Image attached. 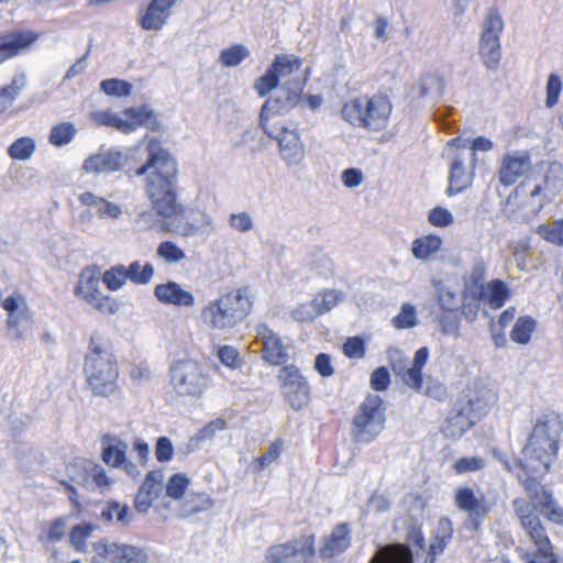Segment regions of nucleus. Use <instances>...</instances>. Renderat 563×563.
<instances>
[{"mask_svg":"<svg viewBox=\"0 0 563 563\" xmlns=\"http://www.w3.org/2000/svg\"><path fill=\"white\" fill-rule=\"evenodd\" d=\"M146 150L148 157L135 174L145 176L144 190L153 210L141 212L136 222L142 229H152L159 223L156 217H179L184 207L178 202V169L175 158L155 139L148 141Z\"/></svg>","mask_w":563,"mask_h":563,"instance_id":"nucleus-1","label":"nucleus"},{"mask_svg":"<svg viewBox=\"0 0 563 563\" xmlns=\"http://www.w3.org/2000/svg\"><path fill=\"white\" fill-rule=\"evenodd\" d=\"M525 489L529 495L530 501L522 498H516L512 501L516 515L520 519L521 526L529 534L537 547V552L527 558V563H558V558L552 551L551 542L545 533L539 515L548 520L563 526V509L558 507L551 490H544L536 481L525 482Z\"/></svg>","mask_w":563,"mask_h":563,"instance_id":"nucleus-2","label":"nucleus"},{"mask_svg":"<svg viewBox=\"0 0 563 563\" xmlns=\"http://www.w3.org/2000/svg\"><path fill=\"white\" fill-rule=\"evenodd\" d=\"M562 431L563 420L554 412L543 415L537 420L521 451L520 464L525 476L518 474V479L523 486L526 481L533 479L547 490L539 478L548 473L558 457Z\"/></svg>","mask_w":563,"mask_h":563,"instance_id":"nucleus-3","label":"nucleus"},{"mask_svg":"<svg viewBox=\"0 0 563 563\" xmlns=\"http://www.w3.org/2000/svg\"><path fill=\"white\" fill-rule=\"evenodd\" d=\"M84 374L89 390L97 397H110L119 390V365L111 341L93 331L84 361Z\"/></svg>","mask_w":563,"mask_h":563,"instance_id":"nucleus-4","label":"nucleus"},{"mask_svg":"<svg viewBox=\"0 0 563 563\" xmlns=\"http://www.w3.org/2000/svg\"><path fill=\"white\" fill-rule=\"evenodd\" d=\"M253 309L250 287H240L222 294L201 309L202 322L218 331H230L241 324Z\"/></svg>","mask_w":563,"mask_h":563,"instance_id":"nucleus-5","label":"nucleus"},{"mask_svg":"<svg viewBox=\"0 0 563 563\" xmlns=\"http://www.w3.org/2000/svg\"><path fill=\"white\" fill-rule=\"evenodd\" d=\"M391 110L393 106L388 97L363 96L345 102L341 109V115L354 126L379 131L387 126Z\"/></svg>","mask_w":563,"mask_h":563,"instance_id":"nucleus-6","label":"nucleus"},{"mask_svg":"<svg viewBox=\"0 0 563 563\" xmlns=\"http://www.w3.org/2000/svg\"><path fill=\"white\" fill-rule=\"evenodd\" d=\"M169 374L170 386L180 397H200L210 384L203 366L191 360L176 362L170 366Z\"/></svg>","mask_w":563,"mask_h":563,"instance_id":"nucleus-7","label":"nucleus"},{"mask_svg":"<svg viewBox=\"0 0 563 563\" xmlns=\"http://www.w3.org/2000/svg\"><path fill=\"white\" fill-rule=\"evenodd\" d=\"M488 409V402L481 397L463 396L456 400L451 409L443 432L445 437L461 438L473 427Z\"/></svg>","mask_w":563,"mask_h":563,"instance_id":"nucleus-8","label":"nucleus"},{"mask_svg":"<svg viewBox=\"0 0 563 563\" xmlns=\"http://www.w3.org/2000/svg\"><path fill=\"white\" fill-rule=\"evenodd\" d=\"M385 421L383 399L378 395L367 396L353 419L355 440L362 443L373 441L384 429Z\"/></svg>","mask_w":563,"mask_h":563,"instance_id":"nucleus-9","label":"nucleus"},{"mask_svg":"<svg viewBox=\"0 0 563 563\" xmlns=\"http://www.w3.org/2000/svg\"><path fill=\"white\" fill-rule=\"evenodd\" d=\"M75 295L103 314H114L119 303L101 291V271L96 266L85 267L75 287Z\"/></svg>","mask_w":563,"mask_h":563,"instance_id":"nucleus-10","label":"nucleus"},{"mask_svg":"<svg viewBox=\"0 0 563 563\" xmlns=\"http://www.w3.org/2000/svg\"><path fill=\"white\" fill-rule=\"evenodd\" d=\"M305 88V80L291 79L280 86L261 108L260 125L267 130L268 120L276 114H286L299 104Z\"/></svg>","mask_w":563,"mask_h":563,"instance_id":"nucleus-11","label":"nucleus"},{"mask_svg":"<svg viewBox=\"0 0 563 563\" xmlns=\"http://www.w3.org/2000/svg\"><path fill=\"white\" fill-rule=\"evenodd\" d=\"M2 308L7 312V332L15 341L26 340L33 328V316L25 297L13 292L2 300Z\"/></svg>","mask_w":563,"mask_h":563,"instance_id":"nucleus-12","label":"nucleus"},{"mask_svg":"<svg viewBox=\"0 0 563 563\" xmlns=\"http://www.w3.org/2000/svg\"><path fill=\"white\" fill-rule=\"evenodd\" d=\"M504 30V21L499 12L492 8L488 10L483 23V32L479 41V54L485 66L495 70L499 66L501 57L500 34Z\"/></svg>","mask_w":563,"mask_h":563,"instance_id":"nucleus-13","label":"nucleus"},{"mask_svg":"<svg viewBox=\"0 0 563 563\" xmlns=\"http://www.w3.org/2000/svg\"><path fill=\"white\" fill-rule=\"evenodd\" d=\"M313 555V536H302L289 542L272 545L266 552L269 563H309Z\"/></svg>","mask_w":563,"mask_h":563,"instance_id":"nucleus-14","label":"nucleus"},{"mask_svg":"<svg viewBox=\"0 0 563 563\" xmlns=\"http://www.w3.org/2000/svg\"><path fill=\"white\" fill-rule=\"evenodd\" d=\"M454 501L456 507L467 514L465 527L478 531L484 519L492 510V506L484 495L477 496L468 486L459 487L455 490Z\"/></svg>","mask_w":563,"mask_h":563,"instance_id":"nucleus-15","label":"nucleus"},{"mask_svg":"<svg viewBox=\"0 0 563 563\" xmlns=\"http://www.w3.org/2000/svg\"><path fill=\"white\" fill-rule=\"evenodd\" d=\"M449 196L456 195L468 188L473 183L476 154L471 151L450 154Z\"/></svg>","mask_w":563,"mask_h":563,"instance_id":"nucleus-16","label":"nucleus"},{"mask_svg":"<svg viewBox=\"0 0 563 563\" xmlns=\"http://www.w3.org/2000/svg\"><path fill=\"white\" fill-rule=\"evenodd\" d=\"M264 132L277 141L280 157L288 166H297L303 161L306 156L305 144L296 128L291 129L283 125L271 129L267 125V130H264Z\"/></svg>","mask_w":563,"mask_h":563,"instance_id":"nucleus-17","label":"nucleus"},{"mask_svg":"<svg viewBox=\"0 0 563 563\" xmlns=\"http://www.w3.org/2000/svg\"><path fill=\"white\" fill-rule=\"evenodd\" d=\"M278 379L282 380V390L295 410L301 409L310 398V388L307 379L295 365L284 366Z\"/></svg>","mask_w":563,"mask_h":563,"instance_id":"nucleus-18","label":"nucleus"},{"mask_svg":"<svg viewBox=\"0 0 563 563\" xmlns=\"http://www.w3.org/2000/svg\"><path fill=\"white\" fill-rule=\"evenodd\" d=\"M258 340L262 342L263 360L271 365H280L287 362V346L280 338L265 323L256 327Z\"/></svg>","mask_w":563,"mask_h":563,"instance_id":"nucleus-19","label":"nucleus"},{"mask_svg":"<svg viewBox=\"0 0 563 563\" xmlns=\"http://www.w3.org/2000/svg\"><path fill=\"white\" fill-rule=\"evenodd\" d=\"M530 166L531 159L527 152L517 151L506 154L498 170L500 184L504 186L514 185L530 169Z\"/></svg>","mask_w":563,"mask_h":563,"instance_id":"nucleus-20","label":"nucleus"},{"mask_svg":"<svg viewBox=\"0 0 563 563\" xmlns=\"http://www.w3.org/2000/svg\"><path fill=\"white\" fill-rule=\"evenodd\" d=\"M351 528L346 522L336 525L330 534L321 538L319 553L323 559L342 554L351 545Z\"/></svg>","mask_w":563,"mask_h":563,"instance_id":"nucleus-21","label":"nucleus"},{"mask_svg":"<svg viewBox=\"0 0 563 563\" xmlns=\"http://www.w3.org/2000/svg\"><path fill=\"white\" fill-rule=\"evenodd\" d=\"M180 214L176 232L183 236L196 234L210 235L214 232V225L210 214L202 210H190L185 216Z\"/></svg>","mask_w":563,"mask_h":563,"instance_id":"nucleus-22","label":"nucleus"},{"mask_svg":"<svg viewBox=\"0 0 563 563\" xmlns=\"http://www.w3.org/2000/svg\"><path fill=\"white\" fill-rule=\"evenodd\" d=\"M126 156L119 151L108 150L89 156L82 165L87 173H113L120 170L126 163Z\"/></svg>","mask_w":563,"mask_h":563,"instance_id":"nucleus-23","label":"nucleus"},{"mask_svg":"<svg viewBox=\"0 0 563 563\" xmlns=\"http://www.w3.org/2000/svg\"><path fill=\"white\" fill-rule=\"evenodd\" d=\"M98 550L113 563H142L146 559L142 549L125 543H100Z\"/></svg>","mask_w":563,"mask_h":563,"instance_id":"nucleus-24","label":"nucleus"},{"mask_svg":"<svg viewBox=\"0 0 563 563\" xmlns=\"http://www.w3.org/2000/svg\"><path fill=\"white\" fill-rule=\"evenodd\" d=\"M154 295L157 300L165 305L177 307H191L195 303L192 292L185 290L176 282H167L155 286Z\"/></svg>","mask_w":563,"mask_h":563,"instance_id":"nucleus-25","label":"nucleus"},{"mask_svg":"<svg viewBox=\"0 0 563 563\" xmlns=\"http://www.w3.org/2000/svg\"><path fill=\"white\" fill-rule=\"evenodd\" d=\"M37 37L38 35L32 31H21L0 38V64L18 55L21 49L33 44Z\"/></svg>","mask_w":563,"mask_h":563,"instance_id":"nucleus-26","label":"nucleus"},{"mask_svg":"<svg viewBox=\"0 0 563 563\" xmlns=\"http://www.w3.org/2000/svg\"><path fill=\"white\" fill-rule=\"evenodd\" d=\"M477 290L483 302L494 310L500 309L512 294L509 285L499 278L492 279Z\"/></svg>","mask_w":563,"mask_h":563,"instance_id":"nucleus-27","label":"nucleus"},{"mask_svg":"<svg viewBox=\"0 0 563 563\" xmlns=\"http://www.w3.org/2000/svg\"><path fill=\"white\" fill-rule=\"evenodd\" d=\"M102 461L112 467H121L126 462L128 444L118 437L104 434L101 438Z\"/></svg>","mask_w":563,"mask_h":563,"instance_id":"nucleus-28","label":"nucleus"},{"mask_svg":"<svg viewBox=\"0 0 563 563\" xmlns=\"http://www.w3.org/2000/svg\"><path fill=\"white\" fill-rule=\"evenodd\" d=\"M128 124L135 131L140 126H146L152 131H157L161 126V122L157 119L155 112L148 106H141L137 108H126L124 110Z\"/></svg>","mask_w":563,"mask_h":563,"instance_id":"nucleus-29","label":"nucleus"},{"mask_svg":"<svg viewBox=\"0 0 563 563\" xmlns=\"http://www.w3.org/2000/svg\"><path fill=\"white\" fill-rule=\"evenodd\" d=\"M438 305L443 312H457L461 299L459 292L442 279H432Z\"/></svg>","mask_w":563,"mask_h":563,"instance_id":"nucleus-30","label":"nucleus"},{"mask_svg":"<svg viewBox=\"0 0 563 563\" xmlns=\"http://www.w3.org/2000/svg\"><path fill=\"white\" fill-rule=\"evenodd\" d=\"M368 563H412L411 552L402 544L380 547Z\"/></svg>","mask_w":563,"mask_h":563,"instance_id":"nucleus-31","label":"nucleus"},{"mask_svg":"<svg viewBox=\"0 0 563 563\" xmlns=\"http://www.w3.org/2000/svg\"><path fill=\"white\" fill-rule=\"evenodd\" d=\"M79 484L88 490L109 487L110 478L107 476L106 470L93 462H87L84 466V475Z\"/></svg>","mask_w":563,"mask_h":563,"instance_id":"nucleus-32","label":"nucleus"},{"mask_svg":"<svg viewBox=\"0 0 563 563\" xmlns=\"http://www.w3.org/2000/svg\"><path fill=\"white\" fill-rule=\"evenodd\" d=\"M78 200L87 207L95 208L100 217L117 219L122 213L120 206L86 191L79 195Z\"/></svg>","mask_w":563,"mask_h":563,"instance_id":"nucleus-33","label":"nucleus"},{"mask_svg":"<svg viewBox=\"0 0 563 563\" xmlns=\"http://www.w3.org/2000/svg\"><path fill=\"white\" fill-rule=\"evenodd\" d=\"M488 271V263L482 256L473 258L467 275L464 277V288L467 290H477L485 286V278Z\"/></svg>","mask_w":563,"mask_h":563,"instance_id":"nucleus-34","label":"nucleus"},{"mask_svg":"<svg viewBox=\"0 0 563 563\" xmlns=\"http://www.w3.org/2000/svg\"><path fill=\"white\" fill-rule=\"evenodd\" d=\"M100 518L106 521L115 520L121 526H128L133 521L134 515L126 504L109 500L102 508Z\"/></svg>","mask_w":563,"mask_h":563,"instance_id":"nucleus-35","label":"nucleus"},{"mask_svg":"<svg viewBox=\"0 0 563 563\" xmlns=\"http://www.w3.org/2000/svg\"><path fill=\"white\" fill-rule=\"evenodd\" d=\"M453 536V525L448 518H441L434 531L433 540L429 547V555L442 553Z\"/></svg>","mask_w":563,"mask_h":563,"instance_id":"nucleus-36","label":"nucleus"},{"mask_svg":"<svg viewBox=\"0 0 563 563\" xmlns=\"http://www.w3.org/2000/svg\"><path fill=\"white\" fill-rule=\"evenodd\" d=\"M26 85V77L24 74L15 75L10 85L0 87V113L4 112L13 104L18 96Z\"/></svg>","mask_w":563,"mask_h":563,"instance_id":"nucleus-37","label":"nucleus"},{"mask_svg":"<svg viewBox=\"0 0 563 563\" xmlns=\"http://www.w3.org/2000/svg\"><path fill=\"white\" fill-rule=\"evenodd\" d=\"M442 245V239L439 235L430 234L416 239L412 242L411 252L418 260H428L435 254Z\"/></svg>","mask_w":563,"mask_h":563,"instance_id":"nucleus-38","label":"nucleus"},{"mask_svg":"<svg viewBox=\"0 0 563 563\" xmlns=\"http://www.w3.org/2000/svg\"><path fill=\"white\" fill-rule=\"evenodd\" d=\"M482 302L483 298L478 295V290H467L464 288L460 310L467 322H474L476 320Z\"/></svg>","mask_w":563,"mask_h":563,"instance_id":"nucleus-39","label":"nucleus"},{"mask_svg":"<svg viewBox=\"0 0 563 563\" xmlns=\"http://www.w3.org/2000/svg\"><path fill=\"white\" fill-rule=\"evenodd\" d=\"M537 321L530 316H522L517 319L510 331V339L518 344L530 342L531 334L536 330Z\"/></svg>","mask_w":563,"mask_h":563,"instance_id":"nucleus-40","label":"nucleus"},{"mask_svg":"<svg viewBox=\"0 0 563 563\" xmlns=\"http://www.w3.org/2000/svg\"><path fill=\"white\" fill-rule=\"evenodd\" d=\"M250 49L243 44H233L221 51L219 62L225 67H236L250 56Z\"/></svg>","mask_w":563,"mask_h":563,"instance_id":"nucleus-41","label":"nucleus"},{"mask_svg":"<svg viewBox=\"0 0 563 563\" xmlns=\"http://www.w3.org/2000/svg\"><path fill=\"white\" fill-rule=\"evenodd\" d=\"M126 278L137 285H146L154 276V267L151 263L141 264L140 261L132 262L125 267Z\"/></svg>","mask_w":563,"mask_h":563,"instance_id":"nucleus-42","label":"nucleus"},{"mask_svg":"<svg viewBox=\"0 0 563 563\" xmlns=\"http://www.w3.org/2000/svg\"><path fill=\"white\" fill-rule=\"evenodd\" d=\"M91 117L99 125L112 126L123 133L133 132V128L128 124L126 120L110 110L93 112Z\"/></svg>","mask_w":563,"mask_h":563,"instance_id":"nucleus-43","label":"nucleus"},{"mask_svg":"<svg viewBox=\"0 0 563 563\" xmlns=\"http://www.w3.org/2000/svg\"><path fill=\"white\" fill-rule=\"evenodd\" d=\"M75 134L76 128L71 122H62L52 128L48 141L51 144L60 147L70 143Z\"/></svg>","mask_w":563,"mask_h":563,"instance_id":"nucleus-44","label":"nucleus"},{"mask_svg":"<svg viewBox=\"0 0 563 563\" xmlns=\"http://www.w3.org/2000/svg\"><path fill=\"white\" fill-rule=\"evenodd\" d=\"M301 67V60L292 55H276L271 68L276 77H286Z\"/></svg>","mask_w":563,"mask_h":563,"instance_id":"nucleus-45","label":"nucleus"},{"mask_svg":"<svg viewBox=\"0 0 563 563\" xmlns=\"http://www.w3.org/2000/svg\"><path fill=\"white\" fill-rule=\"evenodd\" d=\"M213 499L207 495H197L188 498L181 508V517L187 518L192 515L207 511L213 507Z\"/></svg>","mask_w":563,"mask_h":563,"instance_id":"nucleus-46","label":"nucleus"},{"mask_svg":"<svg viewBox=\"0 0 563 563\" xmlns=\"http://www.w3.org/2000/svg\"><path fill=\"white\" fill-rule=\"evenodd\" d=\"M34 151L35 143L33 139L20 137L9 146L8 154L13 159L26 161L31 158Z\"/></svg>","mask_w":563,"mask_h":563,"instance_id":"nucleus-47","label":"nucleus"},{"mask_svg":"<svg viewBox=\"0 0 563 563\" xmlns=\"http://www.w3.org/2000/svg\"><path fill=\"white\" fill-rule=\"evenodd\" d=\"M133 86L123 79L111 78L100 82V90L108 96L128 97L131 95Z\"/></svg>","mask_w":563,"mask_h":563,"instance_id":"nucleus-48","label":"nucleus"},{"mask_svg":"<svg viewBox=\"0 0 563 563\" xmlns=\"http://www.w3.org/2000/svg\"><path fill=\"white\" fill-rule=\"evenodd\" d=\"M393 325L396 329H410L418 324L416 307L409 302L402 303L400 312L393 318Z\"/></svg>","mask_w":563,"mask_h":563,"instance_id":"nucleus-49","label":"nucleus"},{"mask_svg":"<svg viewBox=\"0 0 563 563\" xmlns=\"http://www.w3.org/2000/svg\"><path fill=\"white\" fill-rule=\"evenodd\" d=\"M102 282L110 290H118L120 289L126 278V272L124 265H115L111 267L110 269L106 271L103 275L101 274Z\"/></svg>","mask_w":563,"mask_h":563,"instance_id":"nucleus-50","label":"nucleus"},{"mask_svg":"<svg viewBox=\"0 0 563 563\" xmlns=\"http://www.w3.org/2000/svg\"><path fill=\"white\" fill-rule=\"evenodd\" d=\"M538 233L541 238L550 243L562 245L563 244V219L556 220L550 224H541L538 228Z\"/></svg>","mask_w":563,"mask_h":563,"instance_id":"nucleus-51","label":"nucleus"},{"mask_svg":"<svg viewBox=\"0 0 563 563\" xmlns=\"http://www.w3.org/2000/svg\"><path fill=\"white\" fill-rule=\"evenodd\" d=\"M156 254L168 264L178 263L186 257L184 251L172 241L162 242Z\"/></svg>","mask_w":563,"mask_h":563,"instance_id":"nucleus-52","label":"nucleus"},{"mask_svg":"<svg viewBox=\"0 0 563 563\" xmlns=\"http://www.w3.org/2000/svg\"><path fill=\"white\" fill-rule=\"evenodd\" d=\"M279 79L276 77L274 70L269 67L266 73L257 78L254 82V89L260 97L267 96L272 90L278 89Z\"/></svg>","mask_w":563,"mask_h":563,"instance_id":"nucleus-53","label":"nucleus"},{"mask_svg":"<svg viewBox=\"0 0 563 563\" xmlns=\"http://www.w3.org/2000/svg\"><path fill=\"white\" fill-rule=\"evenodd\" d=\"M189 485V478L180 473L174 474L167 482L166 494L168 497L179 499L184 496Z\"/></svg>","mask_w":563,"mask_h":563,"instance_id":"nucleus-54","label":"nucleus"},{"mask_svg":"<svg viewBox=\"0 0 563 563\" xmlns=\"http://www.w3.org/2000/svg\"><path fill=\"white\" fill-rule=\"evenodd\" d=\"M342 294L336 290H325L317 295L312 300L316 303L320 314H323L333 309L341 300Z\"/></svg>","mask_w":563,"mask_h":563,"instance_id":"nucleus-55","label":"nucleus"},{"mask_svg":"<svg viewBox=\"0 0 563 563\" xmlns=\"http://www.w3.org/2000/svg\"><path fill=\"white\" fill-rule=\"evenodd\" d=\"M318 316H320V310L313 300L298 305L291 312L292 319L297 322H312Z\"/></svg>","mask_w":563,"mask_h":563,"instance_id":"nucleus-56","label":"nucleus"},{"mask_svg":"<svg viewBox=\"0 0 563 563\" xmlns=\"http://www.w3.org/2000/svg\"><path fill=\"white\" fill-rule=\"evenodd\" d=\"M452 467L457 474L477 472L485 467V460L478 456L461 457L455 461Z\"/></svg>","mask_w":563,"mask_h":563,"instance_id":"nucleus-57","label":"nucleus"},{"mask_svg":"<svg viewBox=\"0 0 563 563\" xmlns=\"http://www.w3.org/2000/svg\"><path fill=\"white\" fill-rule=\"evenodd\" d=\"M229 225L240 233H247L254 228V221L246 211L232 212L229 216Z\"/></svg>","mask_w":563,"mask_h":563,"instance_id":"nucleus-58","label":"nucleus"},{"mask_svg":"<svg viewBox=\"0 0 563 563\" xmlns=\"http://www.w3.org/2000/svg\"><path fill=\"white\" fill-rule=\"evenodd\" d=\"M163 473L161 471H151L147 473L140 490L148 493L152 497H158L162 492Z\"/></svg>","mask_w":563,"mask_h":563,"instance_id":"nucleus-59","label":"nucleus"},{"mask_svg":"<svg viewBox=\"0 0 563 563\" xmlns=\"http://www.w3.org/2000/svg\"><path fill=\"white\" fill-rule=\"evenodd\" d=\"M562 90V81L555 74H551L547 81L545 106L552 108L558 103Z\"/></svg>","mask_w":563,"mask_h":563,"instance_id":"nucleus-60","label":"nucleus"},{"mask_svg":"<svg viewBox=\"0 0 563 563\" xmlns=\"http://www.w3.org/2000/svg\"><path fill=\"white\" fill-rule=\"evenodd\" d=\"M343 352L349 358H362L365 355V342L360 336L349 338L344 345Z\"/></svg>","mask_w":563,"mask_h":563,"instance_id":"nucleus-61","label":"nucleus"},{"mask_svg":"<svg viewBox=\"0 0 563 563\" xmlns=\"http://www.w3.org/2000/svg\"><path fill=\"white\" fill-rule=\"evenodd\" d=\"M428 220L434 227L445 228L453 223V214L446 208L435 207L429 212Z\"/></svg>","mask_w":563,"mask_h":563,"instance_id":"nucleus-62","label":"nucleus"},{"mask_svg":"<svg viewBox=\"0 0 563 563\" xmlns=\"http://www.w3.org/2000/svg\"><path fill=\"white\" fill-rule=\"evenodd\" d=\"M400 378L408 387L415 390H420L422 384V369L415 367L411 364L410 366L406 367Z\"/></svg>","mask_w":563,"mask_h":563,"instance_id":"nucleus-63","label":"nucleus"},{"mask_svg":"<svg viewBox=\"0 0 563 563\" xmlns=\"http://www.w3.org/2000/svg\"><path fill=\"white\" fill-rule=\"evenodd\" d=\"M174 446L172 441L166 437H159L155 445V456L159 462H168L173 459Z\"/></svg>","mask_w":563,"mask_h":563,"instance_id":"nucleus-64","label":"nucleus"}]
</instances>
